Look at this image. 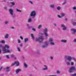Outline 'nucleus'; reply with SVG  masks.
Segmentation results:
<instances>
[{
    "mask_svg": "<svg viewBox=\"0 0 76 76\" xmlns=\"http://www.w3.org/2000/svg\"><path fill=\"white\" fill-rule=\"evenodd\" d=\"M18 43L19 44L20 43V41L19 39H18Z\"/></svg>",
    "mask_w": 76,
    "mask_h": 76,
    "instance_id": "nucleus-50",
    "label": "nucleus"
},
{
    "mask_svg": "<svg viewBox=\"0 0 76 76\" xmlns=\"http://www.w3.org/2000/svg\"><path fill=\"white\" fill-rule=\"evenodd\" d=\"M58 18H61V16H60V15H58Z\"/></svg>",
    "mask_w": 76,
    "mask_h": 76,
    "instance_id": "nucleus-52",
    "label": "nucleus"
},
{
    "mask_svg": "<svg viewBox=\"0 0 76 76\" xmlns=\"http://www.w3.org/2000/svg\"><path fill=\"white\" fill-rule=\"evenodd\" d=\"M28 40H29V39H28V38H26L24 39V42H26L27 41H28Z\"/></svg>",
    "mask_w": 76,
    "mask_h": 76,
    "instance_id": "nucleus-18",
    "label": "nucleus"
},
{
    "mask_svg": "<svg viewBox=\"0 0 76 76\" xmlns=\"http://www.w3.org/2000/svg\"><path fill=\"white\" fill-rule=\"evenodd\" d=\"M45 37H48V35L47 33H43Z\"/></svg>",
    "mask_w": 76,
    "mask_h": 76,
    "instance_id": "nucleus-17",
    "label": "nucleus"
},
{
    "mask_svg": "<svg viewBox=\"0 0 76 76\" xmlns=\"http://www.w3.org/2000/svg\"><path fill=\"white\" fill-rule=\"evenodd\" d=\"M16 11L17 12H22L21 10H18V9H16Z\"/></svg>",
    "mask_w": 76,
    "mask_h": 76,
    "instance_id": "nucleus-31",
    "label": "nucleus"
},
{
    "mask_svg": "<svg viewBox=\"0 0 76 76\" xmlns=\"http://www.w3.org/2000/svg\"><path fill=\"white\" fill-rule=\"evenodd\" d=\"M54 26H56V24L54 23Z\"/></svg>",
    "mask_w": 76,
    "mask_h": 76,
    "instance_id": "nucleus-59",
    "label": "nucleus"
},
{
    "mask_svg": "<svg viewBox=\"0 0 76 76\" xmlns=\"http://www.w3.org/2000/svg\"><path fill=\"white\" fill-rule=\"evenodd\" d=\"M17 48L18 51H19V52H20L21 50H20V48L19 47H17Z\"/></svg>",
    "mask_w": 76,
    "mask_h": 76,
    "instance_id": "nucleus-25",
    "label": "nucleus"
},
{
    "mask_svg": "<svg viewBox=\"0 0 76 76\" xmlns=\"http://www.w3.org/2000/svg\"><path fill=\"white\" fill-rule=\"evenodd\" d=\"M9 12H10V14L11 15L12 18L15 19V18H16V15L14 14L13 9H10L9 10Z\"/></svg>",
    "mask_w": 76,
    "mask_h": 76,
    "instance_id": "nucleus-4",
    "label": "nucleus"
},
{
    "mask_svg": "<svg viewBox=\"0 0 76 76\" xmlns=\"http://www.w3.org/2000/svg\"><path fill=\"white\" fill-rule=\"evenodd\" d=\"M24 50L25 51H27V49H25Z\"/></svg>",
    "mask_w": 76,
    "mask_h": 76,
    "instance_id": "nucleus-57",
    "label": "nucleus"
},
{
    "mask_svg": "<svg viewBox=\"0 0 76 76\" xmlns=\"http://www.w3.org/2000/svg\"><path fill=\"white\" fill-rule=\"evenodd\" d=\"M1 57H0V60H1Z\"/></svg>",
    "mask_w": 76,
    "mask_h": 76,
    "instance_id": "nucleus-64",
    "label": "nucleus"
},
{
    "mask_svg": "<svg viewBox=\"0 0 76 76\" xmlns=\"http://www.w3.org/2000/svg\"><path fill=\"white\" fill-rule=\"evenodd\" d=\"M36 54H40V52H39V50H37V51H36Z\"/></svg>",
    "mask_w": 76,
    "mask_h": 76,
    "instance_id": "nucleus-23",
    "label": "nucleus"
},
{
    "mask_svg": "<svg viewBox=\"0 0 76 76\" xmlns=\"http://www.w3.org/2000/svg\"><path fill=\"white\" fill-rule=\"evenodd\" d=\"M6 58H9V55H6Z\"/></svg>",
    "mask_w": 76,
    "mask_h": 76,
    "instance_id": "nucleus-38",
    "label": "nucleus"
},
{
    "mask_svg": "<svg viewBox=\"0 0 76 76\" xmlns=\"http://www.w3.org/2000/svg\"><path fill=\"white\" fill-rule=\"evenodd\" d=\"M20 38H21V39H23V37H22V36L20 37Z\"/></svg>",
    "mask_w": 76,
    "mask_h": 76,
    "instance_id": "nucleus-51",
    "label": "nucleus"
},
{
    "mask_svg": "<svg viewBox=\"0 0 76 76\" xmlns=\"http://www.w3.org/2000/svg\"><path fill=\"white\" fill-rule=\"evenodd\" d=\"M61 42H64V43H66V42H67V40L62 39L61 41Z\"/></svg>",
    "mask_w": 76,
    "mask_h": 76,
    "instance_id": "nucleus-16",
    "label": "nucleus"
},
{
    "mask_svg": "<svg viewBox=\"0 0 76 76\" xmlns=\"http://www.w3.org/2000/svg\"><path fill=\"white\" fill-rule=\"evenodd\" d=\"M3 1V2H4L5 3H6V2H7V1H6V0H4Z\"/></svg>",
    "mask_w": 76,
    "mask_h": 76,
    "instance_id": "nucleus-49",
    "label": "nucleus"
},
{
    "mask_svg": "<svg viewBox=\"0 0 76 76\" xmlns=\"http://www.w3.org/2000/svg\"><path fill=\"white\" fill-rule=\"evenodd\" d=\"M32 22V19L31 18H29L28 21V22Z\"/></svg>",
    "mask_w": 76,
    "mask_h": 76,
    "instance_id": "nucleus-26",
    "label": "nucleus"
},
{
    "mask_svg": "<svg viewBox=\"0 0 76 76\" xmlns=\"http://www.w3.org/2000/svg\"><path fill=\"white\" fill-rule=\"evenodd\" d=\"M15 64H16V66H19V61H15L14 63H12V66H14Z\"/></svg>",
    "mask_w": 76,
    "mask_h": 76,
    "instance_id": "nucleus-10",
    "label": "nucleus"
},
{
    "mask_svg": "<svg viewBox=\"0 0 76 76\" xmlns=\"http://www.w3.org/2000/svg\"><path fill=\"white\" fill-rule=\"evenodd\" d=\"M41 27H42V25H39L38 26V29H40Z\"/></svg>",
    "mask_w": 76,
    "mask_h": 76,
    "instance_id": "nucleus-32",
    "label": "nucleus"
},
{
    "mask_svg": "<svg viewBox=\"0 0 76 76\" xmlns=\"http://www.w3.org/2000/svg\"><path fill=\"white\" fill-rule=\"evenodd\" d=\"M73 9L74 10H76V7H73Z\"/></svg>",
    "mask_w": 76,
    "mask_h": 76,
    "instance_id": "nucleus-39",
    "label": "nucleus"
},
{
    "mask_svg": "<svg viewBox=\"0 0 76 76\" xmlns=\"http://www.w3.org/2000/svg\"><path fill=\"white\" fill-rule=\"evenodd\" d=\"M5 23L6 25H7V23H8V21H6L5 22Z\"/></svg>",
    "mask_w": 76,
    "mask_h": 76,
    "instance_id": "nucleus-48",
    "label": "nucleus"
},
{
    "mask_svg": "<svg viewBox=\"0 0 76 76\" xmlns=\"http://www.w3.org/2000/svg\"><path fill=\"white\" fill-rule=\"evenodd\" d=\"M4 74H2L0 75V76H4Z\"/></svg>",
    "mask_w": 76,
    "mask_h": 76,
    "instance_id": "nucleus-58",
    "label": "nucleus"
},
{
    "mask_svg": "<svg viewBox=\"0 0 76 76\" xmlns=\"http://www.w3.org/2000/svg\"><path fill=\"white\" fill-rule=\"evenodd\" d=\"M50 58L51 60H53V56H50Z\"/></svg>",
    "mask_w": 76,
    "mask_h": 76,
    "instance_id": "nucleus-42",
    "label": "nucleus"
},
{
    "mask_svg": "<svg viewBox=\"0 0 76 76\" xmlns=\"http://www.w3.org/2000/svg\"><path fill=\"white\" fill-rule=\"evenodd\" d=\"M20 47H23V44H21L20 45Z\"/></svg>",
    "mask_w": 76,
    "mask_h": 76,
    "instance_id": "nucleus-45",
    "label": "nucleus"
},
{
    "mask_svg": "<svg viewBox=\"0 0 76 76\" xmlns=\"http://www.w3.org/2000/svg\"><path fill=\"white\" fill-rule=\"evenodd\" d=\"M71 76H76V73H75L74 74H71L70 75Z\"/></svg>",
    "mask_w": 76,
    "mask_h": 76,
    "instance_id": "nucleus-29",
    "label": "nucleus"
},
{
    "mask_svg": "<svg viewBox=\"0 0 76 76\" xmlns=\"http://www.w3.org/2000/svg\"><path fill=\"white\" fill-rule=\"evenodd\" d=\"M4 9L5 10H7V7H4Z\"/></svg>",
    "mask_w": 76,
    "mask_h": 76,
    "instance_id": "nucleus-35",
    "label": "nucleus"
},
{
    "mask_svg": "<svg viewBox=\"0 0 76 76\" xmlns=\"http://www.w3.org/2000/svg\"><path fill=\"white\" fill-rule=\"evenodd\" d=\"M48 32V30L47 28H45L44 29H43V33H46Z\"/></svg>",
    "mask_w": 76,
    "mask_h": 76,
    "instance_id": "nucleus-14",
    "label": "nucleus"
},
{
    "mask_svg": "<svg viewBox=\"0 0 76 76\" xmlns=\"http://www.w3.org/2000/svg\"><path fill=\"white\" fill-rule=\"evenodd\" d=\"M11 29H13L15 28V27H11Z\"/></svg>",
    "mask_w": 76,
    "mask_h": 76,
    "instance_id": "nucleus-53",
    "label": "nucleus"
},
{
    "mask_svg": "<svg viewBox=\"0 0 76 76\" xmlns=\"http://www.w3.org/2000/svg\"><path fill=\"white\" fill-rule=\"evenodd\" d=\"M73 25L74 26H76V22H75L73 23Z\"/></svg>",
    "mask_w": 76,
    "mask_h": 76,
    "instance_id": "nucleus-33",
    "label": "nucleus"
},
{
    "mask_svg": "<svg viewBox=\"0 0 76 76\" xmlns=\"http://www.w3.org/2000/svg\"><path fill=\"white\" fill-rule=\"evenodd\" d=\"M71 31H73L74 33H75L76 32V29L75 28L71 29Z\"/></svg>",
    "mask_w": 76,
    "mask_h": 76,
    "instance_id": "nucleus-15",
    "label": "nucleus"
},
{
    "mask_svg": "<svg viewBox=\"0 0 76 76\" xmlns=\"http://www.w3.org/2000/svg\"><path fill=\"white\" fill-rule=\"evenodd\" d=\"M66 0H65V1L62 4L63 5H64V4L66 3Z\"/></svg>",
    "mask_w": 76,
    "mask_h": 76,
    "instance_id": "nucleus-37",
    "label": "nucleus"
},
{
    "mask_svg": "<svg viewBox=\"0 0 76 76\" xmlns=\"http://www.w3.org/2000/svg\"><path fill=\"white\" fill-rule=\"evenodd\" d=\"M8 37H9V35L7 34H6L5 37V38H8Z\"/></svg>",
    "mask_w": 76,
    "mask_h": 76,
    "instance_id": "nucleus-28",
    "label": "nucleus"
},
{
    "mask_svg": "<svg viewBox=\"0 0 76 76\" xmlns=\"http://www.w3.org/2000/svg\"><path fill=\"white\" fill-rule=\"evenodd\" d=\"M49 42L50 45H55V44L53 42V40L52 39H49Z\"/></svg>",
    "mask_w": 76,
    "mask_h": 76,
    "instance_id": "nucleus-7",
    "label": "nucleus"
},
{
    "mask_svg": "<svg viewBox=\"0 0 76 76\" xmlns=\"http://www.w3.org/2000/svg\"><path fill=\"white\" fill-rule=\"evenodd\" d=\"M72 59L73 60H75V61H76V58H72Z\"/></svg>",
    "mask_w": 76,
    "mask_h": 76,
    "instance_id": "nucleus-40",
    "label": "nucleus"
},
{
    "mask_svg": "<svg viewBox=\"0 0 76 76\" xmlns=\"http://www.w3.org/2000/svg\"><path fill=\"white\" fill-rule=\"evenodd\" d=\"M24 65L25 68H27L28 67V65H27L26 64L24 63Z\"/></svg>",
    "mask_w": 76,
    "mask_h": 76,
    "instance_id": "nucleus-24",
    "label": "nucleus"
},
{
    "mask_svg": "<svg viewBox=\"0 0 76 76\" xmlns=\"http://www.w3.org/2000/svg\"><path fill=\"white\" fill-rule=\"evenodd\" d=\"M9 48V46L7 45H5L4 46H3L2 45H0V50L2 49V50L5 53H10L11 51L8 49Z\"/></svg>",
    "mask_w": 76,
    "mask_h": 76,
    "instance_id": "nucleus-1",
    "label": "nucleus"
},
{
    "mask_svg": "<svg viewBox=\"0 0 76 76\" xmlns=\"http://www.w3.org/2000/svg\"><path fill=\"white\" fill-rule=\"evenodd\" d=\"M71 66H73V65L74 64V63L72 62H71Z\"/></svg>",
    "mask_w": 76,
    "mask_h": 76,
    "instance_id": "nucleus-43",
    "label": "nucleus"
},
{
    "mask_svg": "<svg viewBox=\"0 0 76 76\" xmlns=\"http://www.w3.org/2000/svg\"><path fill=\"white\" fill-rule=\"evenodd\" d=\"M44 67H45V68L42 69V70H48V67H47V66H46V65H44Z\"/></svg>",
    "mask_w": 76,
    "mask_h": 76,
    "instance_id": "nucleus-12",
    "label": "nucleus"
},
{
    "mask_svg": "<svg viewBox=\"0 0 76 76\" xmlns=\"http://www.w3.org/2000/svg\"><path fill=\"white\" fill-rule=\"evenodd\" d=\"M1 53V50L0 49V54Z\"/></svg>",
    "mask_w": 76,
    "mask_h": 76,
    "instance_id": "nucleus-61",
    "label": "nucleus"
},
{
    "mask_svg": "<svg viewBox=\"0 0 76 76\" xmlns=\"http://www.w3.org/2000/svg\"><path fill=\"white\" fill-rule=\"evenodd\" d=\"M13 58H14V59L15 60H16V57H15L14 56V57Z\"/></svg>",
    "mask_w": 76,
    "mask_h": 76,
    "instance_id": "nucleus-54",
    "label": "nucleus"
},
{
    "mask_svg": "<svg viewBox=\"0 0 76 76\" xmlns=\"http://www.w3.org/2000/svg\"><path fill=\"white\" fill-rule=\"evenodd\" d=\"M10 67L9 66H8L6 67V68H5V69L6 70V72L7 73H8L10 71Z\"/></svg>",
    "mask_w": 76,
    "mask_h": 76,
    "instance_id": "nucleus-11",
    "label": "nucleus"
},
{
    "mask_svg": "<svg viewBox=\"0 0 76 76\" xmlns=\"http://www.w3.org/2000/svg\"><path fill=\"white\" fill-rule=\"evenodd\" d=\"M48 41H45L44 42V45H42V48H45L48 47Z\"/></svg>",
    "mask_w": 76,
    "mask_h": 76,
    "instance_id": "nucleus-6",
    "label": "nucleus"
},
{
    "mask_svg": "<svg viewBox=\"0 0 76 76\" xmlns=\"http://www.w3.org/2000/svg\"><path fill=\"white\" fill-rule=\"evenodd\" d=\"M31 35L32 38H33V39H35V37H34V36L33 34H31Z\"/></svg>",
    "mask_w": 76,
    "mask_h": 76,
    "instance_id": "nucleus-22",
    "label": "nucleus"
},
{
    "mask_svg": "<svg viewBox=\"0 0 76 76\" xmlns=\"http://www.w3.org/2000/svg\"><path fill=\"white\" fill-rule=\"evenodd\" d=\"M10 3V4H12V5H11V7H13V6H14V5H15V4L14 2H11Z\"/></svg>",
    "mask_w": 76,
    "mask_h": 76,
    "instance_id": "nucleus-19",
    "label": "nucleus"
},
{
    "mask_svg": "<svg viewBox=\"0 0 76 76\" xmlns=\"http://www.w3.org/2000/svg\"><path fill=\"white\" fill-rule=\"evenodd\" d=\"M13 22H15L16 21H15V20H14L13 21Z\"/></svg>",
    "mask_w": 76,
    "mask_h": 76,
    "instance_id": "nucleus-60",
    "label": "nucleus"
},
{
    "mask_svg": "<svg viewBox=\"0 0 76 76\" xmlns=\"http://www.w3.org/2000/svg\"><path fill=\"white\" fill-rule=\"evenodd\" d=\"M61 8L60 6L57 7V10H60Z\"/></svg>",
    "mask_w": 76,
    "mask_h": 76,
    "instance_id": "nucleus-27",
    "label": "nucleus"
},
{
    "mask_svg": "<svg viewBox=\"0 0 76 76\" xmlns=\"http://www.w3.org/2000/svg\"><path fill=\"white\" fill-rule=\"evenodd\" d=\"M29 3H31V4H33V2H32V1H29Z\"/></svg>",
    "mask_w": 76,
    "mask_h": 76,
    "instance_id": "nucleus-44",
    "label": "nucleus"
},
{
    "mask_svg": "<svg viewBox=\"0 0 76 76\" xmlns=\"http://www.w3.org/2000/svg\"><path fill=\"white\" fill-rule=\"evenodd\" d=\"M54 6H55L54 4H52L50 5V8H54Z\"/></svg>",
    "mask_w": 76,
    "mask_h": 76,
    "instance_id": "nucleus-20",
    "label": "nucleus"
},
{
    "mask_svg": "<svg viewBox=\"0 0 76 76\" xmlns=\"http://www.w3.org/2000/svg\"><path fill=\"white\" fill-rule=\"evenodd\" d=\"M74 71H76V68H75Z\"/></svg>",
    "mask_w": 76,
    "mask_h": 76,
    "instance_id": "nucleus-62",
    "label": "nucleus"
},
{
    "mask_svg": "<svg viewBox=\"0 0 76 76\" xmlns=\"http://www.w3.org/2000/svg\"><path fill=\"white\" fill-rule=\"evenodd\" d=\"M74 42H75V43H76V39H74Z\"/></svg>",
    "mask_w": 76,
    "mask_h": 76,
    "instance_id": "nucleus-47",
    "label": "nucleus"
},
{
    "mask_svg": "<svg viewBox=\"0 0 76 76\" xmlns=\"http://www.w3.org/2000/svg\"><path fill=\"white\" fill-rule=\"evenodd\" d=\"M65 61L66 62V65L67 66L70 65V62L67 61H71L72 59V58L71 56H65Z\"/></svg>",
    "mask_w": 76,
    "mask_h": 76,
    "instance_id": "nucleus-2",
    "label": "nucleus"
},
{
    "mask_svg": "<svg viewBox=\"0 0 76 76\" xmlns=\"http://www.w3.org/2000/svg\"><path fill=\"white\" fill-rule=\"evenodd\" d=\"M1 43H2V44H4L5 43V41H4V40H2L1 41Z\"/></svg>",
    "mask_w": 76,
    "mask_h": 76,
    "instance_id": "nucleus-36",
    "label": "nucleus"
},
{
    "mask_svg": "<svg viewBox=\"0 0 76 76\" xmlns=\"http://www.w3.org/2000/svg\"><path fill=\"white\" fill-rule=\"evenodd\" d=\"M44 39V38L42 36H41L38 38H36L35 39V41L36 42H39V43H41L43 42Z\"/></svg>",
    "mask_w": 76,
    "mask_h": 76,
    "instance_id": "nucleus-3",
    "label": "nucleus"
},
{
    "mask_svg": "<svg viewBox=\"0 0 76 76\" xmlns=\"http://www.w3.org/2000/svg\"><path fill=\"white\" fill-rule=\"evenodd\" d=\"M2 68H3V66H1V68H0V70H1V69H2Z\"/></svg>",
    "mask_w": 76,
    "mask_h": 76,
    "instance_id": "nucleus-55",
    "label": "nucleus"
},
{
    "mask_svg": "<svg viewBox=\"0 0 76 76\" xmlns=\"http://www.w3.org/2000/svg\"><path fill=\"white\" fill-rule=\"evenodd\" d=\"M75 67L74 66H72L71 68H70V69L69 70V72L70 73H73V70L75 71Z\"/></svg>",
    "mask_w": 76,
    "mask_h": 76,
    "instance_id": "nucleus-8",
    "label": "nucleus"
},
{
    "mask_svg": "<svg viewBox=\"0 0 76 76\" xmlns=\"http://www.w3.org/2000/svg\"><path fill=\"white\" fill-rule=\"evenodd\" d=\"M65 21H67V18H66L65 19Z\"/></svg>",
    "mask_w": 76,
    "mask_h": 76,
    "instance_id": "nucleus-56",
    "label": "nucleus"
},
{
    "mask_svg": "<svg viewBox=\"0 0 76 76\" xmlns=\"http://www.w3.org/2000/svg\"><path fill=\"white\" fill-rule=\"evenodd\" d=\"M56 73H60V71H58V70H57L56 71Z\"/></svg>",
    "mask_w": 76,
    "mask_h": 76,
    "instance_id": "nucleus-46",
    "label": "nucleus"
},
{
    "mask_svg": "<svg viewBox=\"0 0 76 76\" xmlns=\"http://www.w3.org/2000/svg\"><path fill=\"white\" fill-rule=\"evenodd\" d=\"M61 27L62 28V30L63 31H66L67 30V28L65 26V25L63 24H61Z\"/></svg>",
    "mask_w": 76,
    "mask_h": 76,
    "instance_id": "nucleus-9",
    "label": "nucleus"
},
{
    "mask_svg": "<svg viewBox=\"0 0 76 76\" xmlns=\"http://www.w3.org/2000/svg\"><path fill=\"white\" fill-rule=\"evenodd\" d=\"M61 17H64V16H65V15H64V14L63 13H61Z\"/></svg>",
    "mask_w": 76,
    "mask_h": 76,
    "instance_id": "nucleus-30",
    "label": "nucleus"
},
{
    "mask_svg": "<svg viewBox=\"0 0 76 76\" xmlns=\"http://www.w3.org/2000/svg\"><path fill=\"white\" fill-rule=\"evenodd\" d=\"M58 30H60V28H58Z\"/></svg>",
    "mask_w": 76,
    "mask_h": 76,
    "instance_id": "nucleus-63",
    "label": "nucleus"
},
{
    "mask_svg": "<svg viewBox=\"0 0 76 76\" xmlns=\"http://www.w3.org/2000/svg\"><path fill=\"white\" fill-rule=\"evenodd\" d=\"M30 16H32L33 19H34L36 16V11L34 10L32 11L30 13Z\"/></svg>",
    "mask_w": 76,
    "mask_h": 76,
    "instance_id": "nucleus-5",
    "label": "nucleus"
},
{
    "mask_svg": "<svg viewBox=\"0 0 76 76\" xmlns=\"http://www.w3.org/2000/svg\"><path fill=\"white\" fill-rule=\"evenodd\" d=\"M27 26H28V29H31V28H33V27L32 26H29V24H27Z\"/></svg>",
    "mask_w": 76,
    "mask_h": 76,
    "instance_id": "nucleus-21",
    "label": "nucleus"
},
{
    "mask_svg": "<svg viewBox=\"0 0 76 76\" xmlns=\"http://www.w3.org/2000/svg\"><path fill=\"white\" fill-rule=\"evenodd\" d=\"M32 30L33 31H36V29H35V28H33L32 29Z\"/></svg>",
    "mask_w": 76,
    "mask_h": 76,
    "instance_id": "nucleus-41",
    "label": "nucleus"
},
{
    "mask_svg": "<svg viewBox=\"0 0 76 76\" xmlns=\"http://www.w3.org/2000/svg\"><path fill=\"white\" fill-rule=\"evenodd\" d=\"M19 72H21V69H18L16 70L15 71V73H18Z\"/></svg>",
    "mask_w": 76,
    "mask_h": 76,
    "instance_id": "nucleus-13",
    "label": "nucleus"
},
{
    "mask_svg": "<svg viewBox=\"0 0 76 76\" xmlns=\"http://www.w3.org/2000/svg\"><path fill=\"white\" fill-rule=\"evenodd\" d=\"M11 57L12 58H13L14 57H15V55L13 54H12L11 55Z\"/></svg>",
    "mask_w": 76,
    "mask_h": 76,
    "instance_id": "nucleus-34",
    "label": "nucleus"
}]
</instances>
